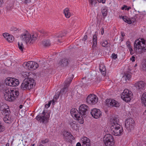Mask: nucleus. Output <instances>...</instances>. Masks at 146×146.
Returning <instances> with one entry per match:
<instances>
[{
  "label": "nucleus",
  "instance_id": "nucleus-8",
  "mask_svg": "<svg viewBox=\"0 0 146 146\" xmlns=\"http://www.w3.org/2000/svg\"><path fill=\"white\" fill-rule=\"evenodd\" d=\"M0 109L2 114L4 116L11 115V111L9 106L5 104L0 103Z\"/></svg>",
  "mask_w": 146,
  "mask_h": 146
},
{
  "label": "nucleus",
  "instance_id": "nucleus-17",
  "mask_svg": "<svg viewBox=\"0 0 146 146\" xmlns=\"http://www.w3.org/2000/svg\"><path fill=\"white\" fill-rule=\"evenodd\" d=\"M106 103L108 107H118L120 105V103L114 100L111 99H107L106 100Z\"/></svg>",
  "mask_w": 146,
  "mask_h": 146
},
{
  "label": "nucleus",
  "instance_id": "nucleus-46",
  "mask_svg": "<svg viewBox=\"0 0 146 146\" xmlns=\"http://www.w3.org/2000/svg\"><path fill=\"white\" fill-rule=\"evenodd\" d=\"M129 49L130 51V54L131 55L133 54L134 53V52H133V50L132 48H131V47L129 48Z\"/></svg>",
  "mask_w": 146,
  "mask_h": 146
},
{
  "label": "nucleus",
  "instance_id": "nucleus-39",
  "mask_svg": "<svg viewBox=\"0 0 146 146\" xmlns=\"http://www.w3.org/2000/svg\"><path fill=\"white\" fill-rule=\"evenodd\" d=\"M22 75L25 78H28V77L29 76V73L27 72H23L22 74Z\"/></svg>",
  "mask_w": 146,
  "mask_h": 146
},
{
  "label": "nucleus",
  "instance_id": "nucleus-62",
  "mask_svg": "<svg viewBox=\"0 0 146 146\" xmlns=\"http://www.w3.org/2000/svg\"><path fill=\"white\" fill-rule=\"evenodd\" d=\"M23 107V105H21L19 106V108L20 109H21Z\"/></svg>",
  "mask_w": 146,
  "mask_h": 146
},
{
  "label": "nucleus",
  "instance_id": "nucleus-16",
  "mask_svg": "<svg viewBox=\"0 0 146 146\" xmlns=\"http://www.w3.org/2000/svg\"><path fill=\"white\" fill-rule=\"evenodd\" d=\"M42 114L43 115H38L36 118L37 120L39 121L40 123H46L49 117V114L48 113H47V114L46 115L44 110L42 112Z\"/></svg>",
  "mask_w": 146,
  "mask_h": 146
},
{
  "label": "nucleus",
  "instance_id": "nucleus-60",
  "mask_svg": "<svg viewBox=\"0 0 146 146\" xmlns=\"http://www.w3.org/2000/svg\"><path fill=\"white\" fill-rule=\"evenodd\" d=\"M76 146H81V145L80 143L78 142L77 143Z\"/></svg>",
  "mask_w": 146,
  "mask_h": 146
},
{
  "label": "nucleus",
  "instance_id": "nucleus-24",
  "mask_svg": "<svg viewBox=\"0 0 146 146\" xmlns=\"http://www.w3.org/2000/svg\"><path fill=\"white\" fill-rule=\"evenodd\" d=\"M3 36L9 42H11L14 40L13 36L11 35H9L7 33H3Z\"/></svg>",
  "mask_w": 146,
  "mask_h": 146
},
{
  "label": "nucleus",
  "instance_id": "nucleus-30",
  "mask_svg": "<svg viewBox=\"0 0 146 146\" xmlns=\"http://www.w3.org/2000/svg\"><path fill=\"white\" fill-rule=\"evenodd\" d=\"M101 12L104 17H106L108 13L107 7H103L101 9Z\"/></svg>",
  "mask_w": 146,
  "mask_h": 146
},
{
  "label": "nucleus",
  "instance_id": "nucleus-28",
  "mask_svg": "<svg viewBox=\"0 0 146 146\" xmlns=\"http://www.w3.org/2000/svg\"><path fill=\"white\" fill-rule=\"evenodd\" d=\"M110 122L111 123V125H113V124L116 125L117 124H119V121L117 117H114L111 119Z\"/></svg>",
  "mask_w": 146,
  "mask_h": 146
},
{
  "label": "nucleus",
  "instance_id": "nucleus-23",
  "mask_svg": "<svg viewBox=\"0 0 146 146\" xmlns=\"http://www.w3.org/2000/svg\"><path fill=\"white\" fill-rule=\"evenodd\" d=\"M66 34L64 33H62L60 34H57L55 35L54 38L56 41L60 42L63 37L66 35Z\"/></svg>",
  "mask_w": 146,
  "mask_h": 146
},
{
  "label": "nucleus",
  "instance_id": "nucleus-5",
  "mask_svg": "<svg viewBox=\"0 0 146 146\" xmlns=\"http://www.w3.org/2000/svg\"><path fill=\"white\" fill-rule=\"evenodd\" d=\"M111 129L112 131V133L115 136L120 135L123 132L122 127L119 124H117L116 125L113 124V125H111Z\"/></svg>",
  "mask_w": 146,
  "mask_h": 146
},
{
  "label": "nucleus",
  "instance_id": "nucleus-7",
  "mask_svg": "<svg viewBox=\"0 0 146 146\" xmlns=\"http://www.w3.org/2000/svg\"><path fill=\"white\" fill-rule=\"evenodd\" d=\"M103 140L106 146H113L114 145L113 137L110 134L106 135L103 138Z\"/></svg>",
  "mask_w": 146,
  "mask_h": 146
},
{
  "label": "nucleus",
  "instance_id": "nucleus-36",
  "mask_svg": "<svg viewBox=\"0 0 146 146\" xmlns=\"http://www.w3.org/2000/svg\"><path fill=\"white\" fill-rule=\"evenodd\" d=\"M82 141L83 144H85V143H86L87 142L88 143L90 142L89 139L86 137H84L82 138Z\"/></svg>",
  "mask_w": 146,
  "mask_h": 146
},
{
  "label": "nucleus",
  "instance_id": "nucleus-52",
  "mask_svg": "<svg viewBox=\"0 0 146 146\" xmlns=\"http://www.w3.org/2000/svg\"><path fill=\"white\" fill-rule=\"evenodd\" d=\"M39 32L42 33V34H45L46 33V32L43 30H39Z\"/></svg>",
  "mask_w": 146,
  "mask_h": 146
},
{
  "label": "nucleus",
  "instance_id": "nucleus-37",
  "mask_svg": "<svg viewBox=\"0 0 146 146\" xmlns=\"http://www.w3.org/2000/svg\"><path fill=\"white\" fill-rule=\"evenodd\" d=\"M101 44L104 47H107L108 46V43L107 40H104L101 42Z\"/></svg>",
  "mask_w": 146,
  "mask_h": 146
},
{
  "label": "nucleus",
  "instance_id": "nucleus-26",
  "mask_svg": "<svg viewBox=\"0 0 146 146\" xmlns=\"http://www.w3.org/2000/svg\"><path fill=\"white\" fill-rule=\"evenodd\" d=\"M131 77V74L128 73H126L122 77L121 81H125L123 82H126L127 80H129Z\"/></svg>",
  "mask_w": 146,
  "mask_h": 146
},
{
  "label": "nucleus",
  "instance_id": "nucleus-31",
  "mask_svg": "<svg viewBox=\"0 0 146 146\" xmlns=\"http://www.w3.org/2000/svg\"><path fill=\"white\" fill-rule=\"evenodd\" d=\"M142 102L143 104L146 106V93H143L141 98Z\"/></svg>",
  "mask_w": 146,
  "mask_h": 146
},
{
  "label": "nucleus",
  "instance_id": "nucleus-43",
  "mask_svg": "<svg viewBox=\"0 0 146 146\" xmlns=\"http://www.w3.org/2000/svg\"><path fill=\"white\" fill-rule=\"evenodd\" d=\"M112 57L113 58L115 59L117 58V54L114 53H113L112 54Z\"/></svg>",
  "mask_w": 146,
  "mask_h": 146
},
{
  "label": "nucleus",
  "instance_id": "nucleus-53",
  "mask_svg": "<svg viewBox=\"0 0 146 146\" xmlns=\"http://www.w3.org/2000/svg\"><path fill=\"white\" fill-rule=\"evenodd\" d=\"M99 3L102 2L103 3H105L106 0H97Z\"/></svg>",
  "mask_w": 146,
  "mask_h": 146
},
{
  "label": "nucleus",
  "instance_id": "nucleus-19",
  "mask_svg": "<svg viewBox=\"0 0 146 146\" xmlns=\"http://www.w3.org/2000/svg\"><path fill=\"white\" fill-rule=\"evenodd\" d=\"M63 135L64 136V139L68 142L72 141L74 139V137L69 132L64 131L63 132Z\"/></svg>",
  "mask_w": 146,
  "mask_h": 146
},
{
  "label": "nucleus",
  "instance_id": "nucleus-40",
  "mask_svg": "<svg viewBox=\"0 0 146 146\" xmlns=\"http://www.w3.org/2000/svg\"><path fill=\"white\" fill-rule=\"evenodd\" d=\"M13 7V4L10 3V4H8L7 6V10H10L12 9Z\"/></svg>",
  "mask_w": 146,
  "mask_h": 146
},
{
  "label": "nucleus",
  "instance_id": "nucleus-54",
  "mask_svg": "<svg viewBox=\"0 0 146 146\" xmlns=\"http://www.w3.org/2000/svg\"><path fill=\"white\" fill-rule=\"evenodd\" d=\"M87 35H85L83 38V40L84 41H85L87 39Z\"/></svg>",
  "mask_w": 146,
  "mask_h": 146
},
{
  "label": "nucleus",
  "instance_id": "nucleus-38",
  "mask_svg": "<svg viewBox=\"0 0 146 146\" xmlns=\"http://www.w3.org/2000/svg\"><path fill=\"white\" fill-rule=\"evenodd\" d=\"M141 68L143 70L146 71V60L143 62Z\"/></svg>",
  "mask_w": 146,
  "mask_h": 146
},
{
  "label": "nucleus",
  "instance_id": "nucleus-27",
  "mask_svg": "<svg viewBox=\"0 0 146 146\" xmlns=\"http://www.w3.org/2000/svg\"><path fill=\"white\" fill-rule=\"evenodd\" d=\"M99 69L100 72L103 76H105L106 74V68L105 66L103 64H100L99 66Z\"/></svg>",
  "mask_w": 146,
  "mask_h": 146
},
{
  "label": "nucleus",
  "instance_id": "nucleus-49",
  "mask_svg": "<svg viewBox=\"0 0 146 146\" xmlns=\"http://www.w3.org/2000/svg\"><path fill=\"white\" fill-rule=\"evenodd\" d=\"M59 94H58L55 96L54 97V98L56 100H57L59 98Z\"/></svg>",
  "mask_w": 146,
  "mask_h": 146
},
{
  "label": "nucleus",
  "instance_id": "nucleus-21",
  "mask_svg": "<svg viewBox=\"0 0 146 146\" xmlns=\"http://www.w3.org/2000/svg\"><path fill=\"white\" fill-rule=\"evenodd\" d=\"M145 86V83L142 81L138 82L134 84V86H135L137 90H143Z\"/></svg>",
  "mask_w": 146,
  "mask_h": 146
},
{
  "label": "nucleus",
  "instance_id": "nucleus-64",
  "mask_svg": "<svg viewBox=\"0 0 146 146\" xmlns=\"http://www.w3.org/2000/svg\"><path fill=\"white\" fill-rule=\"evenodd\" d=\"M39 146H44L42 144H40Z\"/></svg>",
  "mask_w": 146,
  "mask_h": 146
},
{
  "label": "nucleus",
  "instance_id": "nucleus-14",
  "mask_svg": "<svg viewBox=\"0 0 146 146\" xmlns=\"http://www.w3.org/2000/svg\"><path fill=\"white\" fill-rule=\"evenodd\" d=\"M76 109L73 108L71 110L70 113L72 116L75 118L76 120L78 121V122L80 124H83L84 122L83 119L80 116V114L78 113Z\"/></svg>",
  "mask_w": 146,
  "mask_h": 146
},
{
  "label": "nucleus",
  "instance_id": "nucleus-57",
  "mask_svg": "<svg viewBox=\"0 0 146 146\" xmlns=\"http://www.w3.org/2000/svg\"><path fill=\"white\" fill-rule=\"evenodd\" d=\"M127 7V6L125 5H124L123 7L121 8L122 10H123L125 8L126 9Z\"/></svg>",
  "mask_w": 146,
  "mask_h": 146
},
{
  "label": "nucleus",
  "instance_id": "nucleus-51",
  "mask_svg": "<svg viewBox=\"0 0 146 146\" xmlns=\"http://www.w3.org/2000/svg\"><path fill=\"white\" fill-rule=\"evenodd\" d=\"M130 60L132 62H134L135 61V57L134 56H132V57L130 58Z\"/></svg>",
  "mask_w": 146,
  "mask_h": 146
},
{
  "label": "nucleus",
  "instance_id": "nucleus-9",
  "mask_svg": "<svg viewBox=\"0 0 146 146\" xmlns=\"http://www.w3.org/2000/svg\"><path fill=\"white\" fill-rule=\"evenodd\" d=\"M125 126L127 130L131 131L133 129L135 126V122L132 118H128L125 121Z\"/></svg>",
  "mask_w": 146,
  "mask_h": 146
},
{
  "label": "nucleus",
  "instance_id": "nucleus-10",
  "mask_svg": "<svg viewBox=\"0 0 146 146\" xmlns=\"http://www.w3.org/2000/svg\"><path fill=\"white\" fill-rule=\"evenodd\" d=\"M6 85L14 87L18 86L19 82L18 79L12 78H8L5 80Z\"/></svg>",
  "mask_w": 146,
  "mask_h": 146
},
{
  "label": "nucleus",
  "instance_id": "nucleus-58",
  "mask_svg": "<svg viewBox=\"0 0 146 146\" xmlns=\"http://www.w3.org/2000/svg\"><path fill=\"white\" fill-rule=\"evenodd\" d=\"M56 100L54 98V99H53L52 100V104H53V105H54V102H56Z\"/></svg>",
  "mask_w": 146,
  "mask_h": 146
},
{
  "label": "nucleus",
  "instance_id": "nucleus-63",
  "mask_svg": "<svg viewBox=\"0 0 146 146\" xmlns=\"http://www.w3.org/2000/svg\"><path fill=\"white\" fill-rule=\"evenodd\" d=\"M5 146H9V143H7L6 145Z\"/></svg>",
  "mask_w": 146,
  "mask_h": 146
},
{
  "label": "nucleus",
  "instance_id": "nucleus-13",
  "mask_svg": "<svg viewBox=\"0 0 146 146\" xmlns=\"http://www.w3.org/2000/svg\"><path fill=\"white\" fill-rule=\"evenodd\" d=\"M88 110L89 108L87 105L82 104L80 106L79 109L78 113L80 114V116H81V117L83 119V118L86 117Z\"/></svg>",
  "mask_w": 146,
  "mask_h": 146
},
{
  "label": "nucleus",
  "instance_id": "nucleus-32",
  "mask_svg": "<svg viewBox=\"0 0 146 146\" xmlns=\"http://www.w3.org/2000/svg\"><path fill=\"white\" fill-rule=\"evenodd\" d=\"M121 17H122V18L125 22L129 24H131V23L132 22L127 17H124L122 16H121Z\"/></svg>",
  "mask_w": 146,
  "mask_h": 146
},
{
  "label": "nucleus",
  "instance_id": "nucleus-33",
  "mask_svg": "<svg viewBox=\"0 0 146 146\" xmlns=\"http://www.w3.org/2000/svg\"><path fill=\"white\" fill-rule=\"evenodd\" d=\"M42 43L43 45L46 47L49 46L51 44V43L49 40H44L42 41Z\"/></svg>",
  "mask_w": 146,
  "mask_h": 146
},
{
  "label": "nucleus",
  "instance_id": "nucleus-1",
  "mask_svg": "<svg viewBox=\"0 0 146 146\" xmlns=\"http://www.w3.org/2000/svg\"><path fill=\"white\" fill-rule=\"evenodd\" d=\"M37 36L36 34L31 35L27 31L23 33L20 36V38L23 42H25L27 44H32L37 38Z\"/></svg>",
  "mask_w": 146,
  "mask_h": 146
},
{
  "label": "nucleus",
  "instance_id": "nucleus-22",
  "mask_svg": "<svg viewBox=\"0 0 146 146\" xmlns=\"http://www.w3.org/2000/svg\"><path fill=\"white\" fill-rule=\"evenodd\" d=\"M97 35L95 34L93 35V43L92 46V48H93V52H95L96 54H99V52H96V45H97Z\"/></svg>",
  "mask_w": 146,
  "mask_h": 146
},
{
  "label": "nucleus",
  "instance_id": "nucleus-4",
  "mask_svg": "<svg viewBox=\"0 0 146 146\" xmlns=\"http://www.w3.org/2000/svg\"><path fill=\"white\" fill-rule=\"evenodd\" d=\"M141 41L139 40H136L134 44V50H137L139 53H141L145 52L146 50V44L145 41L143 38L141 39Z\"/></svg>",
  "mask_w": 146,
  "mask_h": 146
},
{
  "label": "nucleus",
  "instance_id": "nucleus-50",
  "mask_svg": "<svg viewBox=\"0 0 146 146\" xmlns=\"http://www.w3.org/2000/svg\"><path fill=\"white\" fill-rule=\"evenodd\" d=\"M23 2L26 4H27L28 3H29L31 2V0H24Z\"/></svg>",
  "mask_w": 146,
  "mask_h": 146
},
{
  "label": "nucleus",
  "instance_id": "nucleus-41",
  "mask_svg": "<svg viewBox=\"0 0 146 146\" xmlns=\"http://www.w3.org/2000/svg\"><path fill=\"white\" fill-rule=\"evenodd\" d=\"M90 3L92 5H95L97 3L96 0H89Z\"/></svg>",
  "mask_w": 146,
  "mask_h": 146
},
{
  "label": "nucleus",
  "instance_id": "nucleus-15",
  "mask_svg": "<svg viewBox=\"0 0 146 146\" xmlns=\"http://www.w3.org/2000/svg\"><path fill=\"white\" fill-rule=\"evenodd\" d=\"M98 100V98L97 96L94 94H91L88 96L86 101L89 104L93 105L96 104Z\"/></svg>",
  "mask_w": 146,
  "mask_h": 146
},
{
  "label": "nucleus",
  "instance_id": "nucleus-3",
  "mask_svg": "<svg viewBox=\"0 0 146 146\" xmlns=\"http://www.w3.org/2000/svg\"><path fill=\"white\" fill-rule=\"evenodd\" d=\"M35 83L34 80L31 78H25L21 84V88L23 90H29L32 89Z\"/></svg>",
  "mask_w": 146,
  "mask_h": 146
},
{
  "label": "nucleus",
  "instance_id": "nucleus-29",
  "mask_svg": "<svg viewBox=\"0 0 146 146\" xmlns=\"http://www.w3.org/2000/svg\"><path fill=\"white\" fill-rule=\"evenodd\" d=\"M64 13L66 18H69L70 17V12L68 8H66L64 10Z\"/></svg>",
  "mask_w": 146,
  "mask_h": 146
},
{
  "label": "nucleus",
  "instance_id": "nucleus-2",
  "mask_svg": "<svg viewBox=\"0 0 146 146\" xmlns=\"http://www.w3.org/2000/svg\"><path fill=\"white\" fill-rule=\"evenodd\" d=\"M4 94L5 99L10 102L14 100L19 95V93L15 90L6 89L4 91Z\"/></svg>",
  "mask_w": 146,
  "mask_h": 146
},
{
  "label": "nucleus",
  "instance_id": "nucleus-44",
  "mask_svg": "<svg viewBox=\"0 0 146 146\" xmlns=\"http://www.w3.org/2000/svg\"><path fill=\"white\" fill-rule=\"evenodd\" d=\"M49 141V140L48 139H46L44 140L41 141L42 143L43 144L46 143H48Z\"/></svg>",
  "mask_w": 146,
  "mask_h": 146
},
{
  "label": "nucleus",
  "instance_id": "nucleus-56",
  "mask_svg": "<svg viewBox=\"0 0 146 146\" xmlns=\"http://www.w3.org/2000/svg\"><path fill=\"white\" fill-rule=\"evenodd\" d=\"M3 2V0H0V7L2 5Z\"/></svg>",
  "mask_w": 146,
  "mask_h": 146
},
{
  "label": "nucleus",
  "instance_id": "nucleus-18",
  "mask_svg": "<svg viewBox=\"0 0 146 146\" xmlns=\"http://www.w3.org/2000/svg\"><path fill=\"white\" fill-rule=\"evenodd\" d=\"M90 113L92 116L96 119L100 117L102 115V113L101 111L99 109L96 108L92 110Z\"/></svg>",
  "mask_w": 146,
  "mask_h": 146
},
{
  "label": "nucleus",
  "instance_id": "nucleus-47",
  "mask_svg": "<svg viewBox=\"0 0 146 146\" xmlns=\"http://www.w3.org/2000/svg\"><path fill=\"white\" fill-rule=\"evenodd\" d=\"M126 44L127 46L128 47V48H131V46L130 44L129 41H127L126 42Z\"/></svg>",
  "mask_w": 146,
  "mask_h": 146
},
{
  "label": "nucleus",
  "instance_id": "nucleus-6",
  "mask_svg": "<svg viewBox=\"0 0 146 146\" xmlns=\"http://www.w3.org/2000/svg\"><path fill=\"white\" fill-rule=\"evenodd\" d=\"M133 95L131 92L127 89H125L122 93L121 98L126 102L130 101L132 98Z\"/></svg>",
  "mask_w": 146,
  "mask_h": 146
},
{
  "label": "nucleus",
  "instance_id": "nucleus-48",
  "mask_svg": "<svg viewBox=\"0 0 146 146\" xmlns=\"http://www.w3.org/2000/svg\"><path fill=\"white\" fill-rule=\"evenodd\" d=\"M90 142L88 143H86L84 144H83L82 146H90Z\"/></svg>",
  "mask_w": 146,
  "mask_h": 146
},
{
  "label": "nucleus",
  "instance_id": "nucleus-11",
  "mask_svg": "<svg viewBox=\"0 0 146 146\" xmlns=\"http://www.w3.org/2000/svg\"><path fill=\"white\" fill-rule=\"evenodd\" d=\"M69 76L70 77L68 78L64 82V87L61 90L60 92V94H63L65 92H66L67 91L66 88L68 86L74 78V75L73 74H70Z\"/></svg>",
  "mask_w": 146,
  "mask_h": 146
},
{
  "label": "nucleus",
  "instance_id": "nucleus-12",
  "mask_svg": "<svg viewBox=\"0 0 146 146\" xmlns=\"http://www.w3.org/2000/svg\"><path fill=\"white\" fill-rule=\"evenodd\" d=\"M23 65L25 68L30 70H35L38 66V64L37 63L32 61L25 62Z\"/></svg>",
  "mask_w": 146,
  "mask_h": 146
},
{
  "label": "nucleus",
  "instance_id": "nucleus-25",
  "mask_svg": "<svg viewBox=\"0 0 146 146\" xmlns=\"http://www.w3.org/2000/svg\"><path fill=\"white\" fill-rule=\"evenodd\" d=\"M3 120L5 123L8 124L11 123L13 121V117L11 115L4 116Z\"/></svg>",
  "mask_w": 146,
  "mask_h": 146
},
{
  "label": "nucleus",
  "instance_id": "nucleus-42",
  "mask_svg": "<svg viewBox=\"0 0 146 146\" xmlns=\"http://www.w3.org/2000/svg\"><path fill=\"white\" fill-rule=\"evenodd\" d=\"M5 129V127L4 126L1 125L0 123V132H2Z\"/></svg>",
  "mask_w": 146,
  "mask_h": 146
},
{
  "label": "nucleus",
  "instance_id": "nucleus-35",
  "mask_svg": "<svg viewBox=\"0 0 146 146\" xmlns=\"http://www.w3.org/2000/svg\"><path fill=\"white\" fill-rule=\"evenodd\" d=\"M18 47L20 50L21 51H23L24 47L23 42L21 41L19 42H18Z\"/></svg>",
  "mask_w": 146,
  "mask_h": 146
},
{
  "label": "nucleus",
  "instance_id": "nucleus-61",
  "mask_svg": "<svg viewBox=\"0 0 146 146\" xmlns=\"http://www.w3.org/2000/svg\"><path fill=\"white\" fill-rule=\"evenodd\" d=\"M121 36H123V37L124 36H125V34L123 32H121Z\"/></svg>",
  "mask_w": 146,
  "mask_h": 146
},
{
  "label": "nucleus",
  "instance_id": "nucleus-45",
  "mask_svg": "<svg viewBox=\"0 0 146 146\" xmlns=\"http://www.w3.org/2000/svg\"><path fill=\"white\" fill-rule=\"evenodd\" d=\"M51 102V101H50L48 104H46L45 105L46 107L47 108L49 107L50 105Z\"/></svg>",
  "mask_w": 146,
  "mask_h": 146
},
{
  "label": "nucleus",
  "instance_id": "nucleus-20",
  "mask_svg": "<svg viewBox=\"0 0 146 146\" xmlns=\"http://www.w3.org/2000/svg\"><path fill=\"white\" fill-rule=\"evenodd\" d=\"M70 62V60L69 59L64 58L60 60L58 64L61 67H66L68 66Z\"/></svg>",
  "mask_w": 146,
  "mask_h": 146
},
{
  "label": "nucleus",
  "instance_id": "nucleus-59",
  "mask_svg": "<svg viewBox=\"0 0 146 146\" xmlns=\"http://www.w3.org/2000/svg\"><path fill=\"white\" fill-rule=\"evenodd\" d=\"M126 8H127L125 9V10L128 11L131 8V7H129L128 8H127V7Z\"/></svg>",
  "mask_w": 146,
  "mask_h": 146
},
{
  "label": "nucleus",
  "instance_id": "nucleus-34",
  "mask_svg": "<svg viewBox=\"0 0 146 146\" xmlns=\"http://www.w3.org/2000/svg\"><path fill=\"white\" fill-rule=\"evenodd\" d=\"M71 127L74 130L76 129V124L75 121H70L69 123Z\"/></svg>",
  "mask_w": 146,
  "mask_h": 146
},
{
  "label": "nucleus",
  "instance_id": "nucleus-55",
  "mask_svg": "<svg viewBox=\"0 0 146 146\" xmlns=\"http://www.w3.org/2000/svg\"><path fill=\"white\" fill-rule=\"evenodd\" d=\"M101 34L102 35H103L104 33V29L103 28H102L101 29Z\"/></svg>",
  "mask_w": 146,
  "mask_h": 146
}]
</instances>
